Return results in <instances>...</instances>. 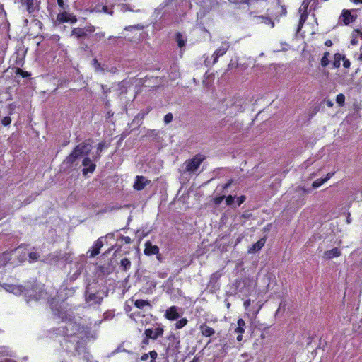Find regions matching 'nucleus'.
<instances>
[{"instance_id": "obj_64", "label": "nucleus", "mask_w": 362, "mask_h": 362, "mask_svg": "<svg viewBox=\"0 0 362 362\" xmlns=\"http://www.w3.org/2000/svg\"><path fill=\"white\" fill-rule=\"evenodd\" d=\"M243 334H238L236 339L238 341L240 342L243 340Z\"/></svg>"}, {"instance_id": "obj_4", "label": "nucleus", "mask_w": 362, "mask_h": 362, "mask_svg": "<svg viewBox=\"0 0 362 362\" xmlns=\"http://www.w3.org/2000/svg\"><path fill=\"white\" fill-rule=\"evenodd\" d=\"M62 334L64 338L84 337L82 334L81 327L79 324L69 320L62 327Z\"/></svg>"}, {"instance_id": "obj_42", "label": "nucleus", "mask_w": 362, "mask_h": 362, "mask_svg": "<svg viewBox=\"0 0 362 362\" xmlns=\"http://www.w3.org/2000/svg\"><path fill=\"white\" fill-rule=\"evenodd\" d=\"M224 199H225V195L216 197L212 199V202L216 206H218L221 204V203L223 202V200Z\"/></svg>"}, {"instance_id": "obj_32", "label": "nucleus", "mask_w": 362, "mask_h": 362, "mask_svg": "<svg viewBox=\"0 0 362 362\" xmlns=\"http://www.w3.org/2000/svg\"><path fill=\"white\" fill-rule=\"evenodd\" d=\"M15 57V60H14V65L16 66V67H21L23 66L24 64V62H25V59H24V57H22L18 53H17L15 56H13Z\"/></svg>"}, {"instance_id": "obj_7", "label": "nucleus", "mask_w": 362, "mask_h": 362, "mask_svg": "<svg viewBox=\"0 0 362 362\" xmlns=\"http://www.w3.org/2000/svg\"><path fill=\"white\" fill-rule=\"evenodd\" d=\"M49 307L53 313L60 318L62 321H66L69 319V315L66 312L61 305L60 303L55 298H52L48 300Z\"/></svg>"}, {"instance_id": "obj_11", "label": "nucleus", "mask_w": 362, "mask_h": 362, "mask_svg": "<svg viewBox=\"0 0 362 362\" xmlns=\"http://www.w3.org/2000/svg\"><path fill=\"white\" fill-rule=\"evenodd\" d=\"M164 329L163 327L158 326L156 329L148 328L144 331V335L148 338H150L153 340L157 339L158 337H160L163 335Z\"/></svg>"}, {"instance_id": "obj_39", "label": "nucleus", "mask_w": 362, "mask_h": 362, "mask_svg": "<svg viewBox=\"0 0 362 362\" xmlns=\"http://www.w3.org/2000/svg\"><path fill=\"white\" fill-rule=\"evenodd\" d=\"M187 322H188V320L187 318H185V317L182 318L181 320H178L175 323V328L178 329H181V328L184 327L185 325H187Z\"/></svg>"}, {"instance_id": "obj_10", "label": "nucleus", "mask_w": 362, "mask_h": 362, "mask_svg": "<svg viewBox=\"0 0 362 362\" xmlns=\"http://www.w3.org/2000/svg\"><path fill=\"white\" fill-rule=\"evenodd\" d=\"M230 47L228 42H223L221 47H219L213 54V64H215L218 62L219 57L223 56Z\"/></svg>"}, {"instance_id": "obj_13", "label": "nucleus", "mask_w": 362, "mask_h": 362, "mask_svg": "<svg viewBox=\"0 0 362 362\" xmlns=\"http://www.w3.org/2000/svg\"><path fill=\"white\" fill-rule=\"evenodd\" d=\"M20 2L26 7V10L29 13L38 10L41 3L40 0H20Z\"/></svg>"}, {"instance_id": "obj_50", "label": "nucleus", "mask_w": 362, "mask_h": 362, "mask_svg": "<svg viewBox=\"0 0 362 362\" xmlns=\"http://www.w3.org/2000/svg\"><path fill=\"white\" fill-rule=\"evenodd\" d=\"M233 182V179H230L228 180L226 183L222 185L223 192H225L228 187H230Z\"/></svg>"}, {"instance_id": "obj_29", "label": "nucleus", "mask_w": 362, "mask_h": 362, "mask_svg": "<svg viewBox=\"0 0 362 362\" xmlns=\"http://www.w3.org/2000/svg\"><path fill=\"white\" fill-rule=\"evenodd\" d=\"M175 39H176V42L177 43V46L180 48H182L185 45L187 39L183 37V35H182L181 33H180V32L176 33Z\"/></svg>"}, {"instance_id": "obj_8", "label": "nucleus", "mask_w": 362, "mask_h": 362, "mask_svg": "<svg viewBox=\"0 0 362 362\" xmlns=\"http://www.w3.org/2000/svg\"><path fill=\"white\" fill-rule=\"evenodd\" d=\"M95 28L93 25H90L84 28H74L71 32V36H74L77 40H81L88 36V35L93 33Z\"/></svg>"}, {"instance_id": "obj_5", "label": "nucleus", "mask_w": 362, "mask_h": 362, "mask_svg": "<svg viewBox=\"0 0 362 362\" xmlns=\"http://www.w3.org/2000/svg\"><path fill=\"white\" fill-rule=\"evenodd\" d=\"M264 10L262 8H255L254 11H250L248 12V16L255 20L257 23H264L270 26V28L274 27V21L270 18V17L265 12V14H260Z\"/></svg>"}, {"instance_id": "obj_38", "label": "nucleus", "mask_w": 362, "mask_h": 362, "mask_svg": "<svg viewBox=\"0 0 362 362\" xmlns=\"http://www.w3.org/2000/svg\"><path fill=\"white\" fill-rule=\"evenodd\" d=\"M336 102L339 106H344L345 105V95L343 93L338 94L336 97Z\"/></svg>"}, {"instance_id": "obj_57", "label": "nucleus", "mask_w": 362, "mask_h": 362, "mask_svg": "<svg viewBox=\"0 0 362 362\" xmlns=\"http://www.w3.org/2000/svg\"><path fill=\"white\" fill-rule=\"evenodd\" d=\"M97 297V294L95 293H90L88 294V297H87V300L90 301V300H93L96 298Z\"/></svg>"}, {"instance_id": "obj_1", "label": "nucleus", "mask_w": 362, "mask_h": 362, "mask_svg": "<svg viewBox=\"0 0 362 362\" xmlns=\"http://www.w3.org/2000/svg\"><path fill=\"white\" fill-rule=\"evenodd\" d=\"M5 288L16 295H23L27 302L38 301L45 298L47 293L36 280L26 281L23 285L6 284Z\"/></svg>"}, {"instance_id": "obj_12", "label": "nucleus", "mask_w": 362, "mask_h": 362, "mask_svg": "<svg viewBox=\"0 0 362 362\" xmlns=\"http://www.w3.org/2000/svg\"><path fill=\"white\" fill-rule=\"evenodd\" d=\"M160 249L157 245H152L150 240H148L144 244V253L147 256L157 255V259H160V254L159 253Z\"/></svg>"}, {"instance_id": "obj_18", "label": "nucleus", "mask_w": 362, "mask_h": 362, "mask_svg": "<svg viewBox=\"0 0 362 362\" xmlns=\"http://www.w3.org/2000/svg\"><path fill=\"white\" fill-rule=\"evenodd\" d=\"M168 339L169 340V348H171L175 352H178L181 347L180 337L175 334H171L168 337Z\"/></svg>"}, {"instance_id": "obj_26", "label": "nucleus", "mask_w": 362, "mask_h": 362, "mask_svg": "<svg viewBox=\"0 0 362 362\" xmlns=\"http://www.w3.org/2000/svg\"><path fill=\"white\" fill-rule=\"evenodd\" d=\"M150 357L151 358V361L150 362H156V359L158 357V353L155 350H153V351H151L148 354H144L143 355H141V358H140V360L141 361H145L146 360H148V358Z\"/></svg>"}, {"instance_id": "obj_3", "label": "nucleus", "mask_w": 362, "mask_h": 362, "mask_svg": "<svg viewBox=\"0 0 362 362\" xmlns=\"http://www.w3.org/2000/svg\"><path fill=\"white\" fill-rule=\"evenodd\" d=\"M62 346L69 356H80L86 351L85 337L64 338Z\"/></svg>"}, {"instance_id": "obj_43", "label": "nucleus", "mask_w": 362, "mask_h": 362, "mask_svg": "<svg viewBox=\"0 0 362 362\" xmlns=\"http://www.w3.org/2000/svg\"><path fill=\"white\" fill-rule=\"evenodd\" d=\"M325 182V181L323 178L317 179L316 180H315L313 182L312 186L313 188H317V187H320Z\"/></svg>"}, {"instance_id": "obj_37", "label": "nucleus", "mask_w": 362, "mask_h": 362, "mask_svg": "<svg viewBox=\"0 0 362 362\" xmlns=\"http://www.w3.org/2000/svg\"><path fill=\"white\" fill-rule=\"evenodd\" d=\"M15 74L16 75L21 76L23 78H28V77L30 76V74L29 72L22 70L19 67L16 68Z\"/></svg>"}, {"instance_id": "obj_24", "label": "nucleus", "mask_w": 362, "mask_h": 362, "mask_svg": "<svg viewBox=\"0 0 362 362\" xmlns=\"http://www.w3.org/2000/svg\"><path fill=\"white\" fill-rule=\"evenodd\" d=\"M341 252L338 247H334L332 250H327L324 252L323 257L327 259H331L341 256Z\"/></svg>"}, {"instance_id": "obj_35", "label": "nucleus", "mask_w": 362, "mask_h": 362, "mask_svg": "<svg viewBox=\"0 0 362 362\" xmlns=\"http://www.w3.org/2000/svg\"><path fill=\"white\" fill-rule=\"evenodd\" d=\"M120 265L124 271H127L131 267V262L128 258H123L120 262Z\"/></svg>"}, {"instance_id": "obj_58", "label": "nucleus", "mask_w": 362, "mask_h": 362, "mask_svg": "<svg viewBox=\"0 0 362 362\" xmlns=\"http://www.w3.org/2000/svg\"><path fill=\"white\" fill-rule=\"evenodd\" d=\"M101 88H102V90L103 91V93L105 95V96L107 97V95L108 93L110 92V88H107L106 86L105 85H102L101 86Z\"/></svg>"}, {"instance_id": "obj_34", "label": "nucleus", "mask_w": 362, "mask_h": 362, "mask_svg": "<svg viewBox=\"0 0 362 362\" xmlns=\"http://www.w3.org/2000/svg\"><path fill=\"white\" fill-rule=\"evenodd\" d=\"M134 305L139 309H143L145 306H150V303L148 300L138 299L134 302Z\"/></svg>"}, {"instance_id": "obj_27", "label": "nucleus", "mask_w": 362, "mask_h": 362, "mask_svg": "<svg viewBox=\"0 0 362 362\" xmlns=\"http://www.w3.org/2000/svg\"><path fill=\"white\" fill-rule=\"evenodd\" d=\"M229 1L236 6H239L241 4H247L256 8V4L254 0H229Z\"/></svg>"}, {"instance_id": "obj_36", "label": "nucleus", "mask_w": 362, "mask_h": 362, "mask_svg": "<svg viewBox=\"0 0 362 362\" xmlns=\"http://www.w3.org/2000/svg\"><path fill=\"white\" fill-rule=\"evenodd\" d=\"M9 253L4 252L0 255V267L4 266L7 264L9 258L8 257Z\"/></svg>"}, {"instance_id": "obj_31", "label": "nucleus", "mask_w": 362, "mask_h": 362, "mask_svg": "<svg viewBox=\"0 0 362 362\" xmlns=\"http://www.w3.org/2000/svg\"><path fill=\"white\" fill-rule=\"evenodd\" d=\"M344 55H341L340 53H336L334 55V60L332 62L333 68H339L341 65V61L343 59Z\"/></svg>"}, {"instance_id": "obj_20", "label": "nucleus", "mask_w": 362, "mask_h": 362, "mask_svg": "<svg viewBox=\"0 0 362 362\" xmlns=\"http://www.w3.org/2000/svg\"><path fill=\"white\" fill-rule=\"evenodd\" d=\"M180 317V314L177 311V308L176 306H171L168 308L165 313V317L168 320H175L178 319Z\"/></svg>"}, {"instance_id": "obj_19", "label": "nucleus", "mask_w": 362, "mask_h": 362, "mask_svg": "<svg viewBox=\"0 0 362 362\" xmlns=\"http://www.w3.org/2000/svg\"><path fill=\"white\" fill-rule=\"evenodd\" d=\"M93 11L96 13L103 12V13L109 14L110 16H113V14H114L113 6L108 7L107 6L104 5L103 4H100V3L97 4L94 6Z\"/></svg>"}, {"instance_id": "obj_55", "label": "nucleus", "mask_w": 362, "mask_h": 362, "mask_svg": "<svg viewBox=\"0 0 362 362\" xmlns=\"http://www.w3.org/2000/svg\"><path fill=\"white\" fill-rule=\"evenodd\" d=\"M358 40L357 35H355L353 34L352 38L351 40V45H356L358 44Z\"/></svg>"}, {"instance_id": "obj_22", "label": "nucleus", "mask_w": 362, "mask_h": 362, "mask_svg": "<svg viewBox=\"0 0 362 362\" xmlns=\"http://www.w3.org/2000/svg\"><path fill=\"white\" fill-rule=\"evenodd\" d=\"M267 241V238H260L257 243H254L248 250L249 253H256L262 250Z\"/></svg>"}, {"instance_id": "obj_25", "label": "nucleus", "mask_w": 362, "mask_h": 362, "mask_svg": "<svg viewBox=\"0 0 362 362\" xmlns=\"http://www.w3.org/2000/svg\"><path fill=\"white\" fill-rule=\"evenodd\" d=\"M246 328V323L242 318H239L237 321V326L234 329L236 334H244Z\"/></svg>"}, {"instance_id": "obj_16", "label": "nucleus", "mask_w": 362, "mask_h": 362, "mask_svg": "<svg viewBox=\"0 0 362 362\" xmlns=\"http://www.w3.org/2000/svg\"><path fill=\"white\" fill-rule=\"evenodd\" d=\"M151 183V180L146 179L144 176L137 175L135 178L133 187L137 191L144 189L146 185Z\"/></svg>"}, {"instance_id": "obj_56", "label": "nucleus", "mask_w": 362, "mask_h": 362, "mask_svg": "<svg viewBox=\"0 0 362 362\" xmlns=\"http://www.w3.org/2000/svg\"><path fill=\"white\" fill-rule=\"evenodd\" d=\"M149 339L150 338H148L147 337L145 336V337L141 341V348H144L145 346L149 344Z\"/></svg>"}, {"instance_id": "obj_60", "label": "nucleus", "mask_w": 362, "mask_h": 362, "mask_svg": "<svg viewBox=\"0 0 362 362\" xmlns=\"http://www.w3.org/2000/svg\"><path fill=\"white\" fill-rule=\"evenodd\" d=\"M250 305H251L250 299H247L246 300L244 301L243 305L245 309H247Z\"/></svg>"}, {"instance_id": "obj_62", "label": "nucleus", "mask_w": 362, "mask_h": 362, "mask_svg": "<svg viewBox=\"0 0 362 362\" xmlns=\"http://www.w3.org/2000/svg\"><path fill=\"white\" fill-rule=\"evenodd\" d=\"M332 45H333L332 41L329 39L327 40L325 42V45L327 47H331V46H332Z\"/></svg>"}, {"instance_id": "obj_33", "label": "nucleus", "mask_w": 362, "mask_h": 362, "mask_svg": "<svg viewBox=\"0 0 362 362\" xmlns=\"http://www.w3.org/2000/svg\"><path fill=\"white\" fill-rule=\"evenodd\" d=\"M329 52L328 51H326L325 52H324L323 54V56L320 60V65L322 66V67H327L329 64Z\"/></svg>"}, {"instance_id": "obj_54", "label": "nucleus", "mask_w": 362, "mask_h": 362, "mask_svg": "<svg viewBox=\"0 0 362 362\" xmlns=\"http://www.w3.org/2000/svg\"><path fill=\"white\" fill-rule=\"evenodd\" d=\"M246 199L245 196L241 195L240 197H238L237 199V203L238 206H240Z\"/></svg>"}, {"instance_id": "obj_30", "label": "nucleus", "mask_w": 362, "mask_h": 362, "mask_svg": "<svg viewBox=\"0 0 362 362\" xmlns=\"http://www.w3.org/2000/svg\"><path fill=\"white\" fill-rule=\"evenodd\" d=\"M78 158L72 152L64 160L63 163L69 166L73 165Z\"/></svg>"}, {"instance_id": "obj_28", "label": "nucleus", "mask_w": 362, "mask_h": 362, "mask_svg": "<svg viewBox=\"0 0 362 362\" xmlns=\"http://www.w3.org/2000/svg\"><path fill=\"white\" fill-rule=\"evenodd\" d=\"M311 3H310V0H303L300 8L299 12L300 13V15H305V17H308V7H310Z\"/></svg>"}, {"instance_id": "obj_23", "label": "nucleus", "mask_w": 362, "mask_h": 362, "mask_svg": "<svg viewBox=\"0 0 362 362\" xmlns=\"http://www.w3.org/2000/svg\"><path fill=\"white\" fill-rule=\"evenodd\" d=\"M199 329L203 337H210L215 334V330L206 323L202 324L199 327Z\"/></svg>"}, {"instance_id": "obj_9", "label": "nucleus", "mask_w": 362, "mask_h": 362, "mask_svg": "<svg viewBox=\"0 0 362 362\" xmlns=\"http://www.w3.org/2000/svg\"><path fill=\"white\" fill-rule=\"evenodd\" d=\"M57 20L59 23H70L73 24L77 22L76 16L72 13L66 12L65 10L58 13Z\"/></svg>"}, {"instance_id": "obj_2", "label": "nucleus", "mask_w": 362, "mask_h": 362, "mask_svg": "<svg viewBox=\"0 0 362 362\" xmlns=\"http://www.w3.org/2000/svg\"><path fill=\"white\" fill-rule=\"evenodd\" d=\"M256 8H262L272 20L279 21L280 18L287 13L286 8L282 5L281 0H254Z\"/></svg>"}, {"instance_id": "obj_45", "label": "nucleus", "mask_w": 362, "mask_h": 362, "mask_svg": "<svg viewBox=\"0 0 362 362\" xmlns=\"http://www.w3.org/2000/svg\"><path fill=\"white\" fill-rule=\"evenodd\" d=\"M221 276V274L219 272H216L214 274H212L210 281H215L216 282Z\"/></svg>"}, {"instance_id": "obj_6", "label": "nucleus", "mask_w": 362, "mask_h": 362, "mask_svg": "<svg viewBox=\"0 0 362 362\" xmlns=\"http://www.w3.org/2000/svg\"><path fill=\"white\" fill-rule=\"evenodd\" d=\"M205 159L206 156L201 153H197L193 158L187 159L184 163L185 172L195 173Z\"/></svg>"}, {"instance_id": "obj_15", "label": "nucleus", "mask_w": 362, "mask_h": 362, "mask_svg": "<svg viewBox=\"0 0 362 362\" xmlns=\"http://www.w3.org/2000/svg\"><path fill=\"white\" fill-rule=\"evenodd\" d=\"M103 246V237L99 238L95 242H94L92 247L88 251L87 254L89 253L88 257L93 258L100 254V249Z\"/></svg>"}, {"instance_id": "obj_53", "label": "nucleus", "mask_w": 362, "mask_h": 362, "mask_svg": "<svg viewBox=\"0 0 362 362\" xmlns=\"http://www.w3.org/2000/svg\"><path fill=\"white\" fill-rule=\"evenodd\" d=\"M105 146V143L104 141H101V142L98 143V144L97 146L98 153H100L103 150Z\"/></svg>"}, {"instance_id": "obj_14", "label": "nucleus", "mask_w": 362, "mask_h": 362, "mask_svg": "<svg viewBox=\"0 0 362 362\" xmlns=\"http://www.w3.org/2000/svg\"><path fill=\"white\" fill-rule=\"evenodd\" d=\"M90 151V145L88 144L83 142L76 145V146L72 151V153L77 156L78 158H80L83 154L88 156Z\"/></svg>"}, {"instance_id": "obj_47", "label": "nucleus", "mask_w": 362, "mask_h": 362, "mask_svg": "<svg viewBox=\"0 0 362 362\" xmlns=\"http://www.w3.org/2000/svg\"><path fill=\"white\" fill-rule=\"evenodd\" d=\"M234 197L232 195H228L227 197H225L226 199V204L227 206H231L234 202Z\"/></svg>"}, {"instance_id": "obj_21", "label": "nucleus", "mask_w": 362, "mask_h": 362, "mask_svg": "<svg viewBox=\"0 0 362 362\" xmlns=\"http://www.w3.org/2000/svg\"><path fill=\"white\" fill-rule=\"evenodd\" d=\"M355 17L351 15L350 11L344 9L340 16V21L344 23V25H348L351 23L355 21Z\"/></svg>"}, {"instance_id": "obj_59", "label": "nucleus", "mask_w": 362, "mask_h": 362, "mask_svg": "<svg viewBox=\"0 0 362 362\" xmlns=\"http://www.w3.org/2000/svg\"><path fill=\"white\" fill-rule=\"evenodd\" d=\"M210 9H212L213 8L216 7V6H218L219 5V3L218 1L216 0H211L210 1Z\"/></svg>"}, {"instance_id": "obj_51", "label": "nucleus", "mask_w": 362, "mask_h": 362, "mask_svg": "<svg viewBox=\"0 0 362 362\" xmlns=\"http://www.w3.org/2000/svg\"><path fill=\"white\" fill-rule=\"evenodd\" d=\"M120 239L122 240V242L124 244H130L132 243V239L129 236H124V235H122L120 237Z\"/></svg>"}, {"instance_id": "obj_48", "label": "nucleus", "mask_w": 362, "mask_h": 362, "mask_svg": "<svg viewBox=\"0 0 362 362\" xmlns=\"http://www.w3.org/2000/svg\"><path fill=\"white\" fill-rule=\"evenodd\" d=\"M173 115L172 113L169 112L168 114H166L164 117V122L166 123V124H169L170 122H171L173 121Z\"/></svg>"}, {"instance_id": "obj_46", "label": "nucleus", "mask_w": 362, "mask_h": 362, "mask_svg": "<svg viewBox=\"0 0 362 362\" xmlns=\"http://www.w3.org/2000/svg\"><path fill=\"white\" fill-rule=\"evenodd\" d=\"M11 123V119L9 116H6L1 119V124L5 127L9 126Z\"/></svg>"}, {"instance_id": "obj_49", "label": "nucleus", "mask_w": 362, "mask_h": 362, "mask_svg": "<svg viewBox=\"0 0 362 362\" xmlns=\"http://www.w3.org/2000/svg\"><path fill=\"white\" fill-rule=\"evenodd\" d=\"M67 1L68 0H57V4L62 9L66 10V8H68V5L65 4V1Z\"/></svg>"}, {"instance_id": "obj_41", "label": "nucleus", "mask_w": 362, "mask_h": 362, "mask_svg": "<svg viewBox=\"0 0 362 362\" xmlns=\"http://www.w3.org/2000/svg\"><path fill=\"white\" fill-rule=\"evenodd\" d=\"M152 110L151 107H148L146 109L141 110L139 113V116L143 119Z\"/></svg>"}, {"instance_id": "obj_52", "label": "nucleus", "mask_w": 362, "mask_h": 362, "mask_svg": "<svg viewBox=\"0 0 362 362\" xmlns=\"http://www.w3.org/2000/svg\"><path fill=\"white\" fill-rule=\"evenodd\" d=\"M342 61H343V66H344V68H349L350 67L351 62H350V61L348 59H346L345 57V56L343 57Z\"/></svg>"}, {"instance_id": "obj_40", "label": "nucleus", "mask_w": 362, "mask_h": 362, "mask_svg": "<svg viewBox=\"0 0 362 362\" xmlns=\"http://www.w3.org/2000/svg\"><path fill=\"white\" fill-rule=\"evenodd\" d=\"M308 18L305 17V15H300V19L298 21V28L297 30L300 31L301 28H303L305 22L307 21Z\"/></svg>"}, {"instance_id": "obj_63", "label": "nucleus", "mask_w": 362, "mask_h": 362, "mask_svg": "<svg viewBox=\"0 0 362 362\" xmlns=\"http://www.w3.org/2000/svg\"><path fill=\"white\" fill-rule=\"evenodd\" d=\"M326 105L327 107H332L333 106V103L332 100H326Z\"/></svg>"}, {"instance_id": "obj_61", "label": "nucleus", "mask_w": 362, "mask_h": 362, "mask_svg": "<svg viewBox=\"0 0 362 362\" xmlns=\"http://www.w3.org/2000/svg\"><path fill=\"white\" fill-rule=\"evenodd\" d=\"M334 173H328L326 175V177L323 179L325 180V182H327L328 180H329L334 175Z\"/></svg>"}, {"instance_id": "obj_17", "label": "nucleus", "mask_w": 362, "mask_h": 362, "mask_svg": "<svg viewBox=\"0 0 362 362\" xmlns=\"http://www.w3.org/2000/svg\"><path fill=\"white\" fill-rule=\"evenodd\" d=\"M82 165L84 168L82 170V173L83 175H86L88 173H92L95 171L96 165L93 163L90 158L86 156L82 161Z\"/></svg>"}, {"instance_id": "obj_44", "label": "nucleus", "mask_w": 362, "mask_h": 362, "mask_svg": "<svg viewBox=\"0 0 362 362\" xmlns=\"http://www.w3.org/2000/svg\"><path fill=\"white\" fill-rule=\"evenodd\" d=\"M28 257L30 258V262H35L40 257V255L35 252H31L28 254Z\"/></svg>"}]
</instances>
